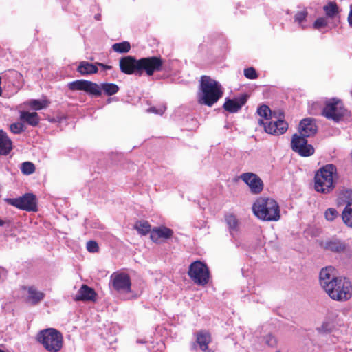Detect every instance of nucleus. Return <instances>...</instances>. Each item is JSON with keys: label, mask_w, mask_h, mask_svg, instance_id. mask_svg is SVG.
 I'll use <instances>...</instances> for the list:
<instances>
[{"label": "nucleus", "mask_w": 352, "mask_h": 352, "mask_svg": "<svg viewBox=\"0 0 352 352\" xmlns=\"http://www.w3.org/2000/svg\"><path fill=\"white\" fill-rule=\"evenodd\" d=\"M198 94V101L201 104L212 106L223 96L221 85L208 76H202L200 80V88Z\"/></svg>", "instance_id": "nucleus-1"}, {"label": "nucleus", "mask_w": 352, "mask_h": 352, "mask_svg": "<svg viewBox=\"0 0 352 352\" xmlns=\"http://www.w3.org/2000/svg\"><path fill=\"white\" fill-rule=\"evenodd\" d=\"M68 87L72 91H84L94 96H100L102 90L107 96H112L119 91V87L114 83L106 82L99 85L96 82L85 80L73 81L69 83Z\"/></svg>", "instance_id": "nucleus-2"}, {"label": "nucleus", "mask_w": 352, "mask_h": 352, "mask_svg": "<svg viewBox=\"0 0 352 352\" xmlns=\"http://www.w3.org/2000/svg\"><path fill=\"white\" fill-rule=\"evenodd\" d=\"M252 210L258 219L263 221H277L280 219L279 206L272 199H257L252 206Z\"/></svg>", "instance_id": "nucleus-3"}, {"label": "nucleus", "mask_w": 352, "mask_h": 352, "mask_svg": "<svg viewBox=\"0 0 352 352\" xmlns=\"http://www.w3.org/2000/svg\"><path fill=\"white\" fill-rule=\"evenodd\" d=\"M37 340L48 352H58L63 345V334L54 328L40 331L37 334Z\"/></svg>", "instance_id": "nucleus-4"}, {"label": "nucleus", "mask_w": 352, "mask_h": 352, "mask_svg": "<svg viewBox=\"0 0 352 352\" xmlns=\"http://www.w3.org/2000/svg\"><path fill=\"white\" fill-rule=\"evenodd\" d=\"M324 290L331 299L337 301H346L352 296V284L346 278L338 277Z\"/></svg>", "instance_id": "nucleus-5"}, {"label": "nucleus", "mask_w": 352, "mask_h": 352, "mask_svg": "<svg viewBox=\"0 0 352 352\" xmlns=\"http://www.w3.org/2000/svg\"><path fill=\"white\" fill-rule=\"evenodd\" d=\"M188 275L198 285H206L210 278V272L207 265L200 261L192 262L188 268Z\"/></svg>", "instance_id": "nucleus-6"}, {"label": "nucleus", "mask_w": 352, "mask_h": 352, "mask_svg": "<svg viewBox=\"0 0 352 352\" xmlns=\"http://www.w3.org/2000/svg\"><path fill=\"white\" fill-rule=\"evenodd\" d=\"M346 109L342 102L336 98L327 101L322 110V116L335 122H339L345 115Z\"/></svg>", "instance_id": "nucleus-7"}, {"label": "nucleus", "mask_w": 352, "mask_h": 352, "mask_svg": "<svg viewBox=\"0 0 352 352\" xmlns=\"http://www.w3.org/2000/svg\"><path fill=\"white\" fill-rule=\"evenodd\" d=\"M163 60L158 56H149L139 59V76L144 72L148 76H152L155 72L162 69Z\"/></svg>", "instance_id": "nucleus-8"}, {"label": "nucleus", "mask_w": 352, "mask_h": 352, "mask_svg": "<svg viewBox=\"0 0 352 352\" xmlns=\"http://www.w3.org/2000/svg\"><path fill=\"white\" fill-rule=\"evenodd\" d=\"M8 203L10 205L28 212L38 210L36 196L32 193H26L18 198L9 199Z\"/></svg>", "instance_id": "nucleus-9"}, {"label": "nucleus", "mask_w": 352, "mask_h": 352, "mask_svg": "<svg viewBox=\"0 0 352 352\" xmlns=\"http://www.w3.org/2000/svg\"><path fill=\"white\" fill-rule=\"evenodd\" d=\"M291 147L294 152L302 157H309L314 153V148L307 143V138L298 134L293 135Z\"/></svg>", "instance_id": "nucleus-10"}, {"label": "nucleus", "mask_w": 352, "mask_h": 352, "mask_svg": "<svg viewBox=\"0 0 352 352\" xmlns=\"http://www.w3.org/2000/svg\"><path fill=\"white\" fill-rule=\"evenodd\" d=\"M277 120L270 122L267 124L263 120H258V124L263 126L265 131L267 133L280 135L285 133L288 129V124L283 120L284 115L280 113L279 118H276Z\"/></svg>", "instance_id": "nucleus-11"}, {"label": "nucleus", "mask_w": 352, "mask_h": 352, "mask_svg": "<svg viewBox=\"0 0 352 352\" xmlns=\"http://www.w3.org/2000/svg\"><path fill=\"white\" fill-rule=\"evenodd\" d=\"M321 246L324 250L336 254H348L351 252L349 245L337 237H332L326 240L322 243Z\"/></svg>", "instance_id": "nucleus-12"}, {"label": "nucleus", "mask_w": 352, "mask_h": 352, "mask_svg": "<svg viewBox=\"0 0 352 352\" xmlns=\"http://www.w3.org/2000/svg\"><path fill=\"white\" fill-rule=\"evenodd\" d=\"M139 59L132 56H126L120 59L119 66L120 71L128 75L135 74L139 76Z\"/></svg>", "instance_id": "nucleus-13"}, {"label": "nucleus", "mask_w": 352, "mask_h": 352, "mask_svg": "<svg viewBox=\"0 0 352 352\" xmlns=\"http://www.w3.org/2000/svg\"><path fill=\"white\" fill-rule=\"evenodd\" d=\"M111 278L113 287L118 292H128L131 290V279L128 274H113Z\"/></svg>", "instance_id": "nucleus-14"}, {"label": "nucleus", "mask_w": 352, "mask_h": 352, "mask_svg": "<svg viewBox=\"0 0 352 352\" xmlns=\"http://www.w3.org/2000/svg\"><path fill=\"white\" fill-rule=\"evenodd\" d=\"M335 177H314V188L321 193H329L332 191L335 187Z\"/></svg>", "instance_id": "nucleus-15"}, {"label": "nucleus", "mask_w": 352, "mask_h": 352, "mask_svg": "<svg viewBox=\"0 0 352 352\" xmlns=\"http://www.w3.org/2000/svg\"><path fill=\"white\" fill-rule=\"evenodd\" d=\"M299 135L309 138L315 135L317 132V126L314 120L307 118L302 120L298 128Z\"/></svg>", "instance_id": "nucleus-16"}, {"label": "nucleus", "mask_w": 352, "mask_h": 352, "mask_svg": "<svg viewBox=\"0 0 352 352\" xmlns=\"http://www.w3.org/2000/svg\"><path fill=\"white\" fill-rule=\"evenodd\" d=\"M248 96L244 94L236 99L226 98L223 104V109L230 113H236L247 102Z\"/></svg>", "instance_id": "nucleus-17"}, {"label": "nucleus", "mask_w": 352, "mask_h": 352, "mask_svg": "<svg viewBox=\"0 0 352 352\" xmlns=\"http://www.w3.org/2000/svg\"><path fill=\"white\" fill-rule=\"evenodd\" d=\"M333 272L334 269L331 267H327L321 270L320 272V283L323 289L338 278L335 276Z\"/></svg>", "instance_id": "nucleus-18"}, {"label": "nucleus", "mask_w": 352, "mask_h": 352, "mask_svg": "<svg viewBox=\"0 0 352 352\" xmlns=\"http://www.w3.org/2000/svg\"><path fill=\"white\" fill-rule=\"evenodd\" d=\"M23 289L28 292L27 301L32 305H37L43 300L45 297V294L38 290L34 286H24L23 287Z\"/></svg>", "instance_id": "nucleus-19"}, {"label": "nucleus", "mask_w": 352, "mask_h": 352, "mask_svg": "<svg viewBox=\"0 0 352 352\" xmlns=\"http://www.w3.org/2000/svg\"><path fill=\"white\" fill-rule=\"evenodd\" d=\"M96 296V293L94 289L89 287L87 285H82L78 290V294L75 296L74 300L76 301H94Z\"/></svg>", "instance_id": "nucleus-20"}, {"label": "nucleus", "mask_w": 352, "mask_h": 352, "mask_svg": "<svg viewBox=\"0 0 352 352\" xmlns=\"http://www.w3.org/2000/svg\"><path fill=\"white\" fill-rule=\"evenodd\" d=\"M241 179L249 186L253 194H258L263 189V182L260 177H241Z\"/></svg>", "instance_id": "nucleus-21"}, {"label": "nucleus", "mask_w": 352, "mask_h": 352, "mask_svg": "<svg viewBox=\"0 0 352 352\" xmlns=\"http://www.w3.org/2000/svg\"><path fill=\"white\" fill-rule=\"evenodd\" d=\"M173 234V230L166 227L155 228L151 232L150 238L153 242H157L160 238L170 239Z\"/></svg>", "instance_id": "nucleus-22"}, {"label": "nucleus", "mask_w": 352, "mask_h": 352, "mask_svg": "<svg viewBox=\"0 0 352 352\" xmlns=\"http://www.w3.org/2000/svg\"><path fill=\"white\" fill-rule=\"evenodd\" d=\"M211 342L210 334L206 331H199L197 333L196 343L201 350L204 352H214L208 349V344Z\"/></svg>", "instance_id": "nucleus-23"}, {"label": "nucleus", "mask_w": 352, "mask_h": 352, "mask_svg": "<svg viewBox=\"0 0 352 352\" xmlns=\"http://www.w3.org/2000/svg\"><path fill=\"white\" fill-rule=\"evenodd\" d=\"M12 148V142L6 133L0 131V155H8Z\"/></svg>", "instance_id": "nucleus-24"}, {"label": "nucleus", "mask_w": 352, "mask_h": 352, "mask_svg": "<svg viewBox=\"0 0 352 352\" xmlns=\"http://www.w3.org/2000/svg\"><path fill=\"white\" fill-rule=\"evenodd\" d=\"M20 119L32 126H36L39 123V116L36 112L21 111Z\"/></svg>", "instance_id": "nucleus-25"}, {"label": "nucleus", "mask_w": 352, "mask_h": 352, "mask_svg": "<svg viewBox=\"0 0 352 352\" xmlns=\"http://www.w3.org/2000/svg\"><path fill=\"white\" fill-rule=\"evenodd\" d=\"M98 70L96 63L92 64L87 61L80 62L77 69V71L82 75L96 74Z\"/></svg>", "instance_id": "nucleus-26"}, {"label": "nucleus", "mask_w": 352, "mask_h": 352, "mask_svg": "<svg viewBox=\"0 0 352 352\" xmlns=\"http://www.w3.org/2000/svg\"><path fill=\"white\" fill-rule=\"evenodd\" d=\"M337 174L336 166L332 164H326L320 167L314 176H333Z\"/></svg>", "instance_id": "nucleus-27"}, {"label": "nucleus", "mask_w": 352, "mask_h": 352, "mask_svg": "<svg viewBox=\"0 0 352 352\" xmlns=\"http://www.w3.org/2000/svg\"><path fill=\"white\" fill-rule=\"evenodd\" d=\"M134 228L142 236H145L148 233L151 234L152 231L151 224L144 220L137 221L134 225Z\"/></svg>", "instance_id": "nucleus-28"}, {"label": "nucleus", "mask_w": 352, "mask_h": 352, "mask_svg": "<svg viewBox=\"0 0 352 352\" xmlns=\"http://www.w3.org/2000/svg\"><path fill=\"white\" fill-rule=\"evenodd\" d=\"M225 221L229 228L231 234L233 232L238 231L239 221L236 217L232 214H228L225 216Z\"/></svg>", "instance_id": "nucleus-29"}, {"label": "nucleus", "mask_w": 352, "mask_h": 352, "mask_svg": "<svg viewBox=\"0 0 352 352\" xmlns=\"http://www.w3.org/2000/svg\"><path fill=\"white\" fill-rule=\"evenodd\" d=\"M342 217L344 223L352 228V203L346 205L342 213Z\"/></svg>", "instance_id": "nucleus-30"}, {"label": "nucleus", "mask_w": 352, "mask_h": 352, "mask_svg": "<svg viewBox=\"0 0 352 352\" xmlns=\"http://www.w3.org/2000/svg\"><path fill=\"white\" fill-rule=\"evenodd\" d=\"M258 114L266 120L277 118L276 112H272L270 107L265 104L261 105L257 109Z\"/></svg>", "instance_id": "nucleus-31"}, {"label": "nucleus", "mask_w": 352, "mask_h": 352, "mask_svg": "<svg viewBox=\"0 0 352 352\" xmlns=\"http://www.w3.org/2000/svg\"><path fill=\"white\" fill-rule=\"evenodd\" d=\"M328 17L333 18L338 12V7L335 2H330L323 7Z\"/></svg>", "instance_id": "nucleus-32"}, {"label": "nucleus", "mask_w": 352, "mask_h": 352, "mask_svg": "<svg viewBox=\"0 0 352 352\" xmlns=\"http://www.w3.org/2000/svg\"><path fill=\"white\" fill-rule=\"evenodd\" d=\"M27 104L30 106L32 109L41 110L47 107L48 102L47 100H30L27 102Z\"/></svg>", "instance_id": "nucleus-33"}, {"label": "nucleus", "mask_w": 352, "mask_h": 352, "mask_svg": "<svg viewBox=\"0 0 352 352\" xmlns=\"http://www.w3.org/2000/svg\"><path fill=\"white\" fill-rule=\"evenodd\" d=\"M113 50L119 53H126L131 49L130 43L127 41L116 43L112 46Z\"/></svg>", "instance_id": "nucleus-34"}, {"label": "nucleus", "mask_w": 352, "mask_h": 352, "mask_svg": "<svg viewBox=\"0 0 352 352\" xmlns=\"http://www.w3.org/2000/svg\"><path fill=\"white\" fill-rule=\"evenodd\" d=\"M339 199L342 201L343 204H346V205L352 203V190L344 189L341 190L339 195Z\"/></svg>", "instance_id": "nucleus-35"}, {"label": "nucleus", "mask_w": 352, "mask_h": 352, "mask_svg": "<svg viewBox=\"0 0 352 352\" xmlns=\"http://www.w3.org/2000/svg\"><path fill=\"white\" fill-rule=\"evenodd\" d=\"M20 169L23 175H31L35 171V166L31 162H25L21 164Z\"/></svg>", "instance_id": "nucleus-36"}, {"label": "nucleus", "mask_w": 352, "mask_h": 352, "mask_svg": "<svg viewBox=\"0 0 352 352\" xmlns=\"http://www.w3.org/2000/svg\"><path fill=\"white\" fill-rule=\"evenodd\" d=\"M10 131L14 134H19L24 131V125L21 122L13 123L10 126Z\"/></svg>", "instance_id": "nucleus-37"}, {"label": "nucleus", "mask_w": 352, "mask_h": 352, "mask_svg": "<svg viewBox=\"0 0 352 352\" xmlns=\"http://www.w3.org/2000/svg\"><path fill=\"white\" fill-rule=\"evenodd\" d=\"M324 215L327 220L333 221L338 216V212L334 208H328Z\"/></svg>", "instance_id": "nucleus-38"}, {"label": "nucleus", "mask_w": 352, "mask_h": 352, "mask_svg": "<svg viewBox=\"0 0 352 352\" xmlns=\"http://www.w3.org/2000/svg\"><path fill=\"white\" fill-rule=\"evenodd\" d=\"M244 75L247 78L256 79L258 77L257 73L254 67H248L244 69Z\"/></svg>", "instance_id": "nucleus-39"}, {"label": "nucleus", "mask_w": 352, "mask_h": 352, "mask_svg": "<svg viewBox=\"0 0 352 352\" xmlns=\"http://www.w3.org/2000/svg\"><path fill=\"white\" fill-rule=\"evenodd\" d=\"M327 25V21L325 18L321 17L316 20L314 23V27L316 29H320L321 28L326 27Z\"/></svg>", "instance_id": "nucleus-40"}, {"label": "nucleus", "mask_w": 352, "mask_h": 352, "mask_svg": "<svg viewBox=\"0 0 352 352\" xmlns=\"http://www.w3.org/2000/svg\"><path fill=\"white\" fill-rule=\"evenodd\" d=\"M87 249L89 252H97L99 250V247L96 241H89L87 243Z\"/></svg>", "instance_id": "nucleus-41"}, {"label": "nucleus", "mask_w": 352, "mask_h": 352, "mask_svg": "<svg viewBox=\"0 0 352 352\" xmlns=\"http://www.w3.org/2000/svg\"><path fill=\"white\" fill-rule=\"evenodd\" d=\"M307 15V12L306 10L298 12L294 16L295 21L298 22V23H300L305 19Z\"/></svg>", "instance_id": "nucleus-42"}, {"label": "nucleus", "mask_w": 352, "mask_h": 352, "mask_svg": "<svg viewBox=\"0 0 352 352\" xmlns=\"http://www.w3.org/2000/svg\"><path fill=\"white\" fill-rule=\"evenodd\" d=\"M265 342L270 346H274L276 344V340L275 338L271 335L268 334L265 337Z\"/></svg>", "instance_id": "nucleus-43"}, {"label": "nucleus", "mask_w": 352, "mask_h": 352, "mask_svg": "<svg viewBox=\"0 0 352 352\" xmlns=\"http://www.w3.org/2000/svg\"><path fill=\"white\" fill-rule=\"evenodd\" d=\"M165 110H166V107H164V106L161 107L160 109H157L156 107H150L148 109V111L150 113L162 115L164 113Z\"/></svg>", "instance_id": "nucleus-44"}, {"label": "nucleus", "mask_w": 352, "mask_h": 352, "mask_svg": "<svg viewBox=\"0 0 352 352\" xmlns=\"http://www.w3.org/2000/svg\"><path fill=\"white\" fill-rule=\"evenodd\" d=\"M347 21L349 26L352 28V4L350 6V11L348 15Z\"/></svg>", "instance_id": "nucleus-45"}, {"label": "nucleus", "mask_w": 352, "mask_h": 352, "mask_svg": "<svg viewBox=\"0 0 352 352\" xmlns=\"http://www.w3.org/2000/svg\"><path fill=\"white\" fill-rule=\"evenodd\" d=\"M96 66L98 65L105 70H109L112 68L111 65H107L102 63H96Z\"/></svg>", "instance_id": "nucleus-46"}, {"label": "nucleus", "mask_w": 352, "mask_h": 352, "mask_svg": "<svg viewBox=\"0 0 352 352\" xmlns=\"http://www.w3.org/2000/svg\"><path fill=\"white\" fill-rule=\"evenodd\" d=\"M240 176H257L253 173H243Z\"/></svg>", "instance_id": "nucleus-47"}, {"label": "nucleus", "mask_w": 352, "mask_h": 352, "mask_svg": "<svg viewBox=\"0 0 352 352\" xmlns=\"http://www.w3.org/2000/svg\"><path fill=\"white\" fill-rule=\"evenodd\" d=\"M5 224V222L0 219V226H3Z\"/></svg>", "instance_id": "nucleus-48"}, {"label": "nucleus", "mask_w": 352, "mask_h": 352, "mask_svg": "<svg viewBox=\"0 0 352 352\" xmlns=\"http://www.w3.org/2000/svg\"><path fill=\"white\" fill-rule=\"evenodd\" d=\"M137 342H138V343H142H142H145V341H143V340H138L137 341Z\"/></svg>", "instance_id": "nucleus-49"}, {"label": "nucleus", "mask_w": 352, "mask_h": 352, "mask_svg": "<svg viewBox=\"0 0 352 352\" xmlns=\"http://www.w3.org/2000/svg\"><path fill=\"white\" fill-rule=\"evenodd\" d=\"M0 352H4L3 350L0 349Z\"/></svg>", "instance_id": "nucleus-50"}]
</instances>
